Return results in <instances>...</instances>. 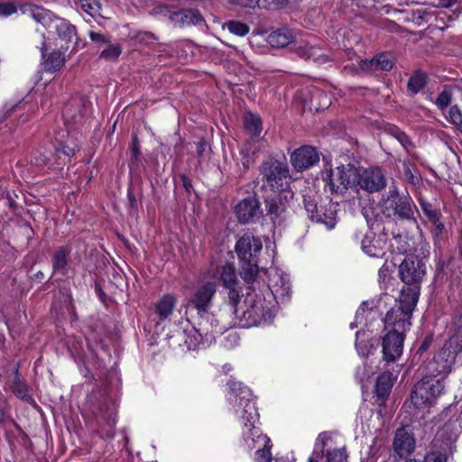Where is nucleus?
<instances>
[{
    "label": "nucleus",
    "instance_id": "obj_1",
    "mask_svg": "<svg viewBox=\"0 0 462 462\" xmlns=\"http://www.w3.org/2000/svg\"><path fill=\"white\" fill-rule=\"evenodd\" d=\"M230 306L239 326L244 328L260 326L273 319L272 301L266 300L262 294L247 292L243 301L239 297L231 301Z\"/></svg>",
    "mask_w": 462,
    "mask_h": 462
},
{
    "label": "nucleus",
    "instance_id": "obj_2",
    "mask_svg": "<svg viewBox=\"0 0 462 462\" xmlns=\"http://www.w3.org/2000/svg\"><path fill=\"white\" fill-rule=\"evenodd\" d=\"M401 281L408 285L407 290L402 289L401 294L415 297L419 300L420 284L427 273L426 262L418 255L405 256L398 268Z\"/></svg>",
    "mask_w": 462,
    "mask_h": 462
},
{
    "label": "nucleus",
    "instance_id": "obj_3",
    "mask_svg": "<svg viewBox=\"0 0 462 462\" xmlns=\"http://www.w3.org/2000/svg\"><path fill=\"white\" fill-rule=\"evenodd\" d=\"M418 300L415 297L400 295L399 304L389 310L385 315L384 327L388 332H398L405 334L410 328L412 311Z\"/></svg>",
    "mask_w": 462,
    "mask_h": 462
},
{
    "label": "nucleus",
    "instance_id": "obj_4",
    "mask_svg": "<svg viewBox=\"0 0 462 462\" xmlns=\"http://www.w3.org/2000/svg\"><path fill=\"white\" fill-rule=\"evenodd\" d=\"M414 208L411 198L402 196L395 186L389 188L387 195L383 197L381 202L382 213L389 218L411 219Z\"/></svg>",
    "mask_w": 462,
    "mask_h": 462
},
{
    "label": "nucleus",
    "instance_id": "obj_5",
    "mask_svg": "<svg viewBox=\"0 0 462 462\" xmlns=\"http://www.w3.org/2000/svg\"><path fill=\"white\" fill-rule=\"evenodd\" d=\"M437 376L428 374L414 385L411 399L415 407L430 406L441 394L444 383Z\"/></svg>",
    "mask_w": 462,
    "mask_h": 462
},
{
    "label": "nucleus",
    "instance_id": "obj_6",
    "mask_svg": "<svg viewBox=\"0 0 462 462\" xmlns=\"http://www.w3.org/2000/svg\"><path fill=\"white\" fill-rule=\"evenodd\" d=\"M455 339L456 337H449L433 360L426 365L427 374L445 377L451 372L457 355L462 351V346L455 344Z\"/></svg>",
    "mask_w": 462,
    "mask_h": 462
},
{
    "label": "nucleus",
    "instance_id": "obj_7",
    "mask_svg": "<svg viewBox=\"0 0 462 462\" xmlns=\"http://www.w3.org/2000/svg\"><path fill=\"white\" fill-rule=\"evenodd\" d=\"M261 173L266 185L275 192L285 191L291 181L288 166L277 160H268L261 166Z\"/></svg>",
    "mask_w": 462,
    "mask_h": 462
},
{
    "label": "nucleus",
    "instance_id": "obj_8",
    "mask_svg": "<svg viewBox=\"0 0 462 462\" xmlns=\"http://www.w3.org/2000/svg\"><path fill=\"white\" fill-rule=\"evenodd\" d=\"M216 291V282H208L202 284L195 291L192 298L188 301V309L196 310L200 319L217 321L214 316L208 312Z\"/></svg>",
    "mask_w": 462,
    "mask_h": 462
},
{
    "label": "nucleus",
    "instance_id": "obj_9",
    "mask_svg": "<svg viewBox=\"0 0 462 462\" xmlns=\"http://www.w3.org/2000/svg\"><path fill=\"white\" fill-rule=\"evenodd\" d=\"M357 170L350 165H342L330 169L326 173L325 180L329 186L330 191L342 194L356 183Z\"/></svg>",
    "mask_w": 462,
    "mask_h": 462
},
{
    "label": "nucleus",
    "instance_id": "obj_10",
    "mask_svg": "<svg viewBox=\"0 0 462 462\" xmlns=\"http://www.w3.org/2000/svg\"><path fill=\"white\" fill-rule=\"evenodd\" d=\"M228 388L239 399V405L244 406L242 417L245 420V426L248 428V430H252L258 420L259 414L254 403L251 400V391L242 383L235 381L228 383Z\"/></svg>",
    "mask_w": 462,
    "mask_h": 462
},
{
    "label": "nucleus",
    "instance_id": "obj_11",
    "mask_svg": "<svg viewBox=\"0 0 462 462\" xmlns=\"http://www.w3.org/2000/svg\"><path fill=\"white\" fill-rule=\"evenodd\" d=\"M387 179L380 167H370L357 171L356 185L368 193L379 192L386 187Z\"/></svg>",
    "mask_w": 462,
    "mask_h": 462
},
{
    "label": "nucleus",
    "instance_id": "obj_12",
    "mask_svg": "<svg viewBox=\"0 0 462 462\" xmlns=\"http://www.w3.org/2000/svg\"><path fill=\"white\" fill-rule=\"evenodd\" d=\"M199 328H192L187 332L186 345L189 349H195L205 343H210L214 337V333H220L217 330V321L200 319Z\"/></svg>",
    "mask_w": 462,
    "mask_h": 462
},
{
    "label": "nucleus",
    "instance_id": "obj_13",
    "mask_svg": "<svg viewBox=\"0 0 462 462\" xmlns=\"http://www.w3.org/2000/svg\"><path fill=\"white\" fill-rule=\"evenodd\" d=\"M318 199L319 198L316 196L304 195L303 202L308 217L312 222L323 224L328 229H332L337 223L335 207L332 204H328V208H325L322 215H316L321 206L319 205Z\"/></svg>",
    "mask_w": 462,
    "mask_h": 462
},
{
    "label": "nucleus",
    "instance_id": "obj_14",
    "mask_svg": "<svg viewBox=\"0 0 462 462\" xmlns=\"http://www.w3.org/2000/svg\"><path fill=\"white\" fill-rule=\"evenodd\" d=\"M405 334L398 332H387L383 337V358L387 363L396 361L402 355Z\"/></svg>",
    "mask_w": 462,
    "mask_h": 462
},
{
    "label": "nucleus",
    "instance_id": "obj_15",
    "mask_svg": "<svg viewBox=\"0 0 462 462\" xmlns=\"http://www.w3.org/2000/svg\"><path fill=\"white\" fill-rule=\"evenodd\" d=\"M416 441L413 433L407 427H401L395 430L393 448L400 457H406L414 452Z\"/></svg>",
    "mask_w": 462,
    "mask_h": 462
},
{
    "label": "nucleus",
    "instance_id": "obj_16",
    "mask_svg": "<svg viewBox=\"0 0 462 462\" xmlns=\"http://www.w3.org/2000/svg\"><path fill=\"white\" fill-rule=\"evenodd\" d=\"M262 247V241L259 238L245 233L236 242V252L242 261L254 260Z\"/></svg>",
    "mask_w": 462,
    "mask_h": 462
},
{
    "label": "nucleus",
    "instance_id": "obj_17",
    "mask_svg": "<svg viewBox=\"0 0 462 462\" xmlns=\"http://www.w3.org/2000/svg\"><path fill=\"white\" fill-rule=\"evenodd\" d=\"M319 161V156L315 148L304 145L291 154V163L297 171H304L313 166Z\"/></svg>",
    "mask_w": 462,
    "mask_h": 462
},
{
    "label": "nucleus",
    "instance_id": "obj_18",
    "mask_svg": "<svg viewBox=\"0 0 462 462\" xmlns=\"http://www.w3.org/2000/svg\"><path fill=\"white\" fill-rule=\"evenodd\" d=\"M235 212L240 223L254 221L261 215L259 202L254 197L241 200L236 205Z\"/></svg>",
    "mask_w": 462,
    "mask_h": 462
},
{
    "label": "nucleus",
    "instance_id": "obj_19",
    "mask_svg": "<svg viewBox=\"0 0 462 462\" xmlns=\"http://www.w3.org/2000/svg\"><path fill=\"white\" fill-rule=\"evenodd\" d=\"M386 246V236L379 235L375 236L373 232L365 235L361 241V248L365 254L370 257H382L384 254Z\"/></svg>",
    "mask_w": 462,
    "mask_h": 462
},
{
    "label": "nucleus",
    "instance_id": "obj_20",
    "mask_svg": "<svg viewBox=\"0 0 462 462\" xmlns=\"http://www.w3.org/2000/svg\"><path fill=\"white\" fill-rule=\"evenodd\" d=\"M393 66L392 53L383 52L370 60H362L359 62L360 69L365 72L389 71Z\"/></svg>",
    "mask_w": 462,
    "mask_h": 462
},
{
    "label": "nucleus",
    "instance_id": "obj_21",
    "mask_svg": "<svg viewBox=\"0 0 462 462\" xmlns=\"http://www.w3.org/2000/svg\"><path fill=\"white\" fill-rule=\"evenodd\" d=\"M220 280L223 285L229 290L228 299L229 302L236 301L239 298V291L236 290L237 279L236 274V268L231 263H226L221 267Z\"/></svg>",
    "mask_w": 462,
    "mask_h": 462
},
{
    "label": "nucleus",
    "instance_id": "obj_22",
    "mask_svg": "<svg viewBox=\"0 0 462 462\" xmlns=\"http://www.w3.org/2000/svg\"><path fill=\"white\" fill-rule=\"evenodd\" d=\"M170 21L176 26L199 24L203 21L200 13L196 9H183L170 13Z\"/></svg>",
    "mask_w": 462,
    "mask_h": 462
},
{
    "label": "nucleus",
    "instance_id": "obj_23",
    "mask_svg": "<svg viewBox=\"0 0 462 462\" xmlns=\"http://www.w3.org/2000/svg\"><path fill=\"white\" fill-rule=\"evenodd\" d=\"M52 27L55 30L59 39L65 44H69L78 40L76 26L68 20L56 17L52 20Z\"/></svg>",
    "mask_w": 462,
    "mask_h": 462
},
{
    "label": "nucleus",
    "instance_id": "obj_24",
    "mask_svg": "<svg viewBox=\"0 0 462 462\" xmlns=\"http://www.w3.org/2000/svg\"><path fill=\"white\" fill-rule=\"evenodd\" d=\"M45 43L41 48L42 57L43 60V68L47 72H55L60 70L66 61L65 53L61 51H53L48 55L45 54Z\"/></svg>",
    "mask_w": 462,
    "mask_h": 462
},
{
    "label": "nucleus",
    "instance_id": "obj_25",
    "mask_svg": "<svg viewBox=\"0 0 462 462\" xmlns=\"http://www.w3.org/2000/svg\"><path fill=\"white\" fill-rule=\"evenodd\" d=\"M331 440L332 434L330 432H321L315 441L313 451L309 457L308 462H323L325 448L328 446V443Z\"/></svg>",
    "mask_w": 462,
    "mask_h": 462
},
{
    "label": "nucleus",
    "instance_id": "obj_26",
    "mask_svg": "<svg viewBox=\"0 0 462 462\" xmlns=\"http://www.w3.org/2000/svg\"><path fill=\"white\" fill-rule=\"evenodd\" d=\"M70 253V247L66 245L55 249L51 257L53 273H60L62 274L67 273L68 257Z\"/></svg>",
    "mask_w": 462,
    "mask_h": 462
},
{
    "label": "nucleus",
    "instance_id": "obj_27",
    "mask_svg": "<svg viewBox=\"0 0 462 462\" xmlns=\"http://www.w3.org/2000/svg\"><path fill=\"white\" fill-rule=\"evenodd\" d=\"M293 40L292 32L286 28L278 29L268 35V42L272 47L283 48Z\"/></svg>",
    "mask_w": 462,
    "mask_h": 462
},
{
    "label": "nucleus",
    "instance_id": "obj_28",
    "mask_svg": "<svg viewBox=\"0 0 462 462\" xmlns=\"http://www.w3.org/2000/svg\"><path fill=\"white\" fill-rule=\"evenodd\" d=\"M393 387L392 374L383 373L380 374L375 383V394L379 401L383 402L389 395Z\"/></svg>",
    "mask_w": 462,
    "mask_h": 462
},
{
    "label": "nucleus",
    "instance_id": "obj_29",
    "mask_svg": "<svg viewBox=\"0 0 462 462\" xmlns=\"http://www.w3.org/2000/svg\"><path fill=\"white\" fill-rule=\"evenodd\" d=\"M176 304V298L173 295H164L156 304V313L160 319H165L171 315Z\"/></svg>",
    "mask_w": 462,
    "mask_h": 462
},
{
    "label": "nucleus",
    "instance_id": "obj_30",
    "mask_svg": "<svg viewBox=\"0 0 462 462\" xmlns=\"http://www.w3.org/2000/svg\"><path fill=\"white\" fill-rule=\"evenodd\" d=\"M331 105V97L328 94L321 89H314L311 91L310 109L316 111L324 110Z\"/></svg>",
    "mask_w": 462,
    "mask_h": 462
},
{
    "label": "nucleus",
    "instance_id": "obj_31",
    "mask_svg": "<svg viewBox=\"0 0 462 462\" xmlns=\"http://www.w3.org/2000/svg\"><path fill=\"white\" fill-rule=\"evenodd\" d=\"M11 389L14 394H15L18 398L26 402L32 401L31 391L28 385L22 382L19 378L18 367L15 369V376L11 385Z\"/></svg>",
    "mask_w": 462,
    "mask_h": 462
},
{
    "label": "nucleus",
    "instance_id": "obj_32",
    "mask_svg": "<svg viewBox=\"0 0 462 462\" xmlns=\"http://www.w3.org/2000/svg\"><path fill=\"white\" fill-rule=\"evenodd\" d=\"M266 210L273 220L278 218L286 210V205L282 201L281 194H276L266 200Z\"/></svg>",
    "mask_w": 462,
    "mask_h": 462
},
{
    "label": "nucleus",
    "instance_id": "obj_33",
    "mask_svg": "<svg viewBox=\"0 0 462 462\" xmlns=\"http://www.w3.org/2000/svg\"><path fill=\"white\" fill-rule=\"evenodd\" d=\"M427 84V76L420 72H416L408 80L407 90L410 96L417 95Z\"/></svg>",
    "mask_w": 462,
    "mask_h": 462
},
{
    "label": "nucleus",
    "instance_id": "obj_34",
    "mask_svg": "<svg viewBox=\"0 0 462 462\" xmlns=\"http://www.w3.org/2000/svg\"><path fill=\"white\" fill-rule=\"evenodd\" d=\"M243 262L244 263L241 267L240 275L246 283H252L255 281L258 275V265L255 262H254V260H247Z\"/></svg>",
    "mask_w": 462,
    "mask_h": 462
},
{
    "label": "nucleus",
    "instance_id": "obj_35",
    "mask_svg": "<svg viewBox=\"0 0 462 462\" xmlns=\"http://www.w3.org/2000/svg\"><path fill=\"white\" fill-rule=\"evenodd\" d=\"M245 127L253 136H258L262 132V120L259 116L247 113L245 116Z\"/></svg>",
    "mask_w": 462,
    "mask_h": 462
},
{
    "label": "nucleus",
    "instance_id": "obj_36",
    "mask_svg": "<svg viewBox=\"0 0 462 462\" xmlns=\"http://www.w3.org/2000/svg\"><path fill=\"white\" fill-rule=\"evenodd\" d=\"M298 54L306 59H314L315 60H318L319 62H325L328 60V59L323 55H319V49L310 46L309 44H301L300 43L296 49Z\"/></svg>",
    "mask_w": 462,
    "mask_h": 462
},
{
    "label": "nucleus",
    "instance_id": "obj_37",
    "mask_svg": "<svg viewBox=\"0 0 462 462\" xmlns=\"http://www.w3.org/2000/svg\"><path fill=\"white\" fill-rule=\"evenodd\" d=\"M75 5L92 17L101 15V5L97 0H77Z\"/></svg>",
    "mask_w": 462,
    "mask_h": 462
},
{
    "label": "nucleus",
    "instance_id": "obj_38",
    "mask_svg": "<svg viewBox=\"0 0 462 462\" xmlns=\"http://www.w3.org/2000/svg\"><path fill=\"white\" fill-rule=\"evenodd\" d=\"M326 462H347V452L345 447L327 449L325 451Z\"/></svg>",
    "mask_w": 462,
    "mask_h": 462
},
{
    "label": "nucleus",
    "instance_id": "obj_39",
    "mask_svg": "<svg viewBox=\"0 0 462 462\" xmlns=\"http://www.w3.org/2000/svg\"><path fill=\"white\" fill-rule=\"evenodd\" d=\"M78 145L71 140H67L56 147V152L58 157L60 159L61 155L64 156V162L66 159H69L75 154Z\"/></svg>",
    "mask_w": 462,
    "mask_h": 462
},
{
    "label": "nucleus",
    "instance_id": "obj_40",
    "mask_svg": "<svg viewBox=\"0 0 462 462\" xmlns=\"http://www.w3.org/2000/svg\"><path fill=\"white\" fill-rule=\"evenodd\" d=\"M227 30L237 36H245L249 32V26L238 21H230L225 24Z\"/></svg>",
    "mask_w": 462,
    "mask_h": 462
},
{
    "label": "nucleus",
    "instance_id": "obj_41",
    "mask_svg": "<svg viewBox=\"0 0 462 462\" xmlns=\"http://www.w3.org/2000/svg\"><path fill=\"white\" fill-rule=\"evenodd\" d=\"M420 205L425 216L428 217L429 221L436 222L437 219L440 217V212L435 209L432 205L426 200L420 199Z\"/></svg>",
    "mask_w": 462,
    "mask_h": 462
},
{
    "label": "nucleus",
    "instance_id": "obj_42",
    "mask_svg": "<svg viewBox=\"0 0 462 462\" xmlns=\"http://www.w3.org/2000/svg\"><path fill=\"white\" fill-rule=\"evenodd\" d=\"M452 91L448 88H445L442 92L439 93V97L435 101L437 107L443 111L451 103Z\"/></svg>",
    "mask_w": 462,
    "mask_h": 462
},
{
    "label": "nucleus",
    "instance_id": "obj_43",
    "mask_svg": "<svg viewBox=\"0 0 462 462\" xmlns=\"http://www.w3.org/2000/svg\"><path fill=\"white\" fill-rule=\"evenodd\" d=\"M448 121L462 133V111L457 105L449 108Z\"/></svg>",
    "mask_w": 462,
    "mask_h": 462
},
{
    "label": "nucleus",
    "instance_id": "obj_44",
    "mask_svg": "<svg viewBox=\"0 0 462 462\" xmlns=\"http://www.w3.org/2000/svg\"><path fill=\"white\" fill-rule=\"evenodd\" d=\"M433 226L432 234L434 236L435 244H440L447 236V231L444 225L440 222L439 218L436 222H431Z\"/></svg>",
    "mask_w": 462,
    "mask_h": 462
},
{
    "label": "nucleus",
    "instance_id": "obj_45",
    "mask_svg": "<svg viewBox=\"0 0 462 462\" xmlns=\"http://www.w3.org/2000/svg\"><path fill=\"white\" fill-rule=\"evenodd\" d=\"M122 52V49L118 44L109 45L106 49H105L101 54L100 58L106 60H116Z\"/></svg>",
    "mask_w": 462,
    "mask_h": 462
},
{
    "label": "nucleus",
    "instance_id": "obj_46",
    "mask_svg": "<svg viewBox=\"0 0 462 462\" xmlns=\"http://www.w3.org/2000/svg\"><path fill=\"white\" fill-rule=\"evenodd\" d=\"M280 286L277 283L272 285L273 291L274 293H280L282 296L288 295L291 288L289 281L283 277H280Z\"/></svg>",
    "mask_w": 462,
    "mask_h": 462
},
{
    "label": "nucleus",
    "instance_id": "obj_47",
    "mask_svg": "<svg viewBox=\"0 0 462 462\" xmlns=\"http://www.w3.org/2000/svg\"><path fill=\"white\" fill-rule=\"evenodd\" d=\"M395 139L403 146V148L408 152H411V151L413 148V143L404 132H397V136L395 137Z\"/></svg>",
    "mask_w": 462,
    "mask_h": 462
},
{
    "label": "nucleus",
    "instance_id": "obj_48",
    "mask_svg": "<svg viewBox=\"0 0 462 462\" xmlns=\"http://www.w3.org/2000/svg\"><path fill=\"white\" fill-rule=\"evenodd\" d=\"M362 213L370 227L378 226L376 217L374 216V208L372 207L364 208Z\"/></svg>",
    "mask_w": 462,
    "mask_h": 462
},
{
    "label": "nucleus",
    "instance_id": "obj_49",
    "mask_svg": "<svg viewBox=\"0 0 462 462\" xmlns=\"http://www.w3.org/2000/svg\"><path fill=\"white\" fill-rule=\"evenodd\" d=\"M17 8L13 3H2L0 4V16H9L16 13Z\"/></svg>",
    "mask_w": 462,
    "mask_h": 462
},
{
    "label": "nucleus",
    "instance_id": "obj_50",
    "mask_svg": "<svg viewBox=\"0 0 462 462\" xmlns=\"http://www.w3.org/2000/svg\"><path fill=\"white\" fill-rule=\"evenodd\" d=\"M256 462H271L272 455L269 449L262 448L255 453Z\"/></svg>",
    "mask_w": 462,
    "mask_h": 462
},
{
    "label": "nucleus",
    "instance_id": "obj_51",
    "mask_svg": "<svg viewBox=\"0 0 462 462\" xmlns=\"http://www.w3.org/2000/svg\"><path fill=\"white\" fill-rule=\"evenodd\" d=\"M32 15L36 22L40 23H44L45 19L49 15V14L45 10L36 7L32 10Z\"/></svg>",
    "mask_w": 462,
    "mask_h": 462
},
{
    "label": "nucleus",
    "instance_id": "obj_52",
    "mask_svg": "<svg viewBox=\"0 0 462 462\" xmlns=\"http://www.w3.org/2000/svg\"><path fill=\"white\" fill-rule=\"evenodd\" d=\"M265 0H242L241 5L254 8L255 6L265 8L266 5H264Z\"/></svg>",
    "mask_w": 462,
    "mask_h": 462
},
{
    "label": "nucleus",
    "instance_id": "obj_53",
    "mask_svg": "<svg viewBox=\"0 0 462 462\" xmlns=\"http://www.w3.org/2000/svg\"><path fill=\"white\" fill-rule=\"evenodd\" d=\"M170 13H172L167 6L165 5H157L155 6L152 11V14L153 15H163L168 16L170 18Z\"/></svg>",
    "mask_w": 462,
    "mask_h": 462
},
{
    "label": "nucleus",
    "instance_id": "obj_54",
    "mask_svg": "<svg viewBox=\"0 0 462 462\" xmlns=\"http://www.w3.org/2000/svg\"><path fill=\"white\" fill-rule=\"evenodd\" d=\"M89 38L96 43H106L108 41L104 34L89 32Z\"/></svg>",
    "mask_w": 462,
    "mask_h": 462
},
{
    "label": "nucleus",
    "instance_id": "obj_55",
    "mask_svg": "<svg viewBox=\"0 0 462 462\" xmlns=\"http://www.w3.org/2000/svg\"><path fill=\"white\" fill-rule=\"evenodd\" d=\"M403 167H404V175L405 177L407 178V180L411 182V183H414V176L408 165V163L406 162H403Z\"/></svg>",
    "mask_w": 462,
    "mask_h": 462
},
{
    "label": "nucleus",
    "instance_id": "obj_56",
    "mask_svg": "<svg viewBox=\"0 0 462 462\" xmlns=\"http://www.w3.org/2000/svg\"><path fill=\"white\" fill-rule=\"evenodd\" d=\"M207 147V143L205 141H200L197 143V155L201 158L203 156V152H205Z\"/></svg>",
    "mask_w": 462,
    "mask_h": 462
},
{
    "label": "nucleus",
    "instance_id": "obj_57",
    "mask_svg": "<svg viewBox=\"0 0 462 462\" xmlns=\"http://www.w3.org/2000/svg\"><path fill=\"white\" fill-rule=\"evenodd\" d=\"M432 343V337H427L424 341L422 342V344L419 347V351L420 352H424L426 351L430 346L431 345Z\"/></svg>",
    "mask_w": 462,
    "mask_h": 462
},
{
    "label": "nucleus",
    "instance_id": "obj_58",
    "mask_svg": "<svg viewBox=\"0 0 462 462\" xmlns=\"http://www.w3.org/2000/svg\"><path fill=\"white\" fill-rule=\"evenodd\" d=\"M388 132L391 135H393L395 138L397 136V132H402V131L396 126H391V127H389Z\"/></svg>",
    "mask_w": 462,
    "mask_h": 462
},
{
    "label": "nucleus",
    "instance_id": "obj_59",
    "mask_svg": "<svg viewBox=\"0 0 462 462\" xmlns=\"http://www.w3.org/2000/svg\"><path fill=\"white\" fill-rule=\"evenodd\" d=\"M227 338L232 339L234 343H236L239 339L238 336L236 333L229 334Z\"/></svg>",
    "mask_w": 462,
    "mask_h": 462
},
{
    "label": "nucleus",
    "instance_id": "obj_60",
    "mask_svg": "<svg viewBox=\"0 0 462 462\" xmlns=\"http://www.w3.org/2000/svg\"><path fill=\"white\" fill-rule=\"evenodd\" d=\"M8 205L11 208H14L16 207V203L15 201L11 198V197H8Z\"/></svg>",
    "mask_w": 462,
    "mask_h": 462
},
{
    "label": "nucleus",
    "instance_id": "obj_61",
    "mask_svg": "<svg viewBox=\"0 0 462 462\" xmlns=\"http://www.w3.org/2000/svg\"><path fill=\"white\" fill-rule=\"evenodd\" d=\"M326 208H328V206H325V207L320 206L319 208V211L316 213V215H322V213L324 212Z\"/></svg>",
    "mask_w": 462,
    "mask_h": 462
},
{
    "label": "nucleus",
    "instance_id": "obj_62",
    "mask_svg": "<svg viewBox=\"0 0 462 462\" xmlns=\"http://www.w3.org/2000/svg\"><path fill=\"white\" fill-rule=\"evenodd\" d=\"M184 186H185L186 189H189V187H188V186H189V183L184 182Z\"/></svg>",
    "mask_w": 462,
    "mask_h": 462
},
{
    "label": "nucleus",
    "instance_id": "obj_63",
    "mask_svg": "<svg viewBox=\"0 0 462 462\" xmlns=\"http://www.w3.org/2000/svg\"><path fill=\"white\" fill-rule=\"evenodd\" d=\"M42 273H36V276L41 277Z\"/></svg>",
    "mask_w": 462,
    "mask_h": 462
},
{
    "label": "nucleus",
    "instance_id": "obj_64",
    "mask_svg": "<svg viewBox=\"0 0 462 462\" xmlns=\"http://www.w3.org/2000/svg\"><path fill=\"white\" fill-rule=\"evenodd\" d=\"M42 273H36V276L41 277Z\"/></svg>",
    "mask_w": 462,
    "mask_h": 462
}]
</instances>
